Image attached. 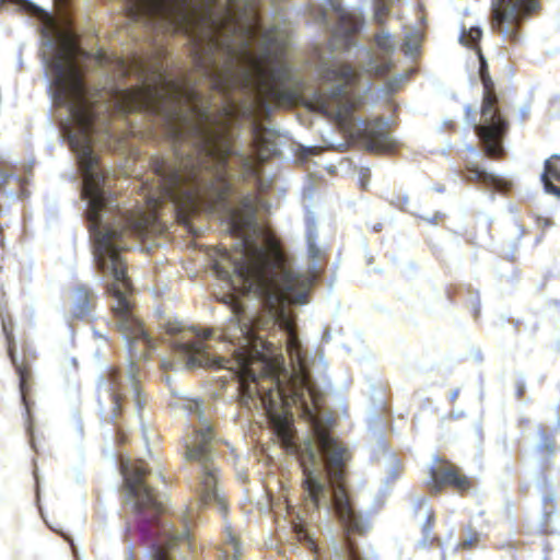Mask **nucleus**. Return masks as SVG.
<instances>
[{
    "label": "nucleus",
    "mask_w": 560,
    "mask_h": 560,
    "mask_svg": "<svg viewBox=\"0 0 560 560\" xmlns=\"http://www.w3.org/2000/svg\"><path fill=\"white\" fill-rule=\"evenodd\" d=\"M264 201L246 196L238 208L228 209V229L235 237L232 249H219L213 258L215 275L231 292L223 302L231 311L222 341L205 329L184 330L180 323L167 320L175 362L162 359L164 370L178 364L185 369L220 368L237 380L238 400L247 409L262 411L278 435L292 440L291 407L311 423L313 438L298 446V453H349L328 432L331 418L320 417L319 396L288 304H306L318 277L315 262L320 248L316 219L306 218L305 238L313 266L310 275L295 272L281 247L262 235L256 213Z\"/></svg>",
    "instance_id": "1"
},
{
    "label": "nucleus",
    "mask_w": 560,
    "mask_h": 560,
    "mask_svg": "<svg viewBox=\"0 0 560 560\" xmlns=\"http://www.w3.org/2000/svg\"><path fill=\"white\" fill-rule=\"evenodd\" d=\"M81 196L86 202V219L94 241V261L104 277L112 278L108 292L115 299L113 312L116 326L121 334L129 353V365L121 371L109 368L100 377L97 385L98 411L102 421L112 423L118 417L122 401L130 397L139 412L143 398L137 378V361L147 358L153 347L140 322L133 316L127 294L131 283L120 253L128 248L127 232L141 228L138 217L118 207L116 199L106 187L104 174H81Z\"/></svg>",
    "instance_id": "2"
},
{
    "label": "nucleus",
    "mask_w": 560,
    "mask_h": 560,
    "mask_svg": "<svg viewBox=\"0 0 560 560\" xmlns=\"http://www.w3.org/2000/svg\"><path fill=\"white\" fill-rule=\"evenodd\" d=\"M228 19L232 20L233 32H240L243 38L238 48L228 46L230 65L213 69L215 84L223 93L242 90L256 105L268 107L282 98L283 85L292 77L285 58L288 39L277 27L267 30L256 11L249 22L236 21L231 14Z\"/></svg>",
    "instance_id": "3"
},
{
    "label": "nucleus",
    "mask_w": 560,
    "mask_h": 560,
    "mask_svg": "<svg viewBox=\"0 0 560 560\" xmlns=\"http://www.w3.org/2000/svg\"><path fill=\"white\" fill-rule=\"evenodd\" d=\"M120 472L124 479L121 497L124 504L133 512L148 513L145 521L150 523L149 535L153 539L152 560H173L174 548L177 545L190 546L187 529L178 532L166 521L159 518L162 512V501L159 499L153 486L149 483L148 476H152L142 460L120 459Z\"/></svg>",
    "instance_id": "4"
},
{
    "label": "nucleus",
    "mask_w": 560,
    "mask_h": 560,
    "mask_svg": "<svg viewBox=\"0 0 560 560\" xmlns=\"http://www.w3.org/2000/svg\"><path fill=\"white\" fill-rule=\"evenodd\" d=\"M184 409H186L189 415H194L199 422V427L194 430L191 435L187 436L185 446V458L191 464V469L196 472V479L191 488L198 495V500L185 516V522L187 523L192 517L195 508L213 505L219 513L225 514L228 505L219 488V469L215 462L214 435L210 423L205 417L201 401L187 400L184 402Z\"/></svg>",
    "instance_id": "5"
},
{
    "label": "nucleus",
    "mask_w": 560,
    "mask_h": 560,
    "mask_svg": "<svg viewBox=\"0 0 560 560\" xmlns=\"http://www.w3.org/2000/svg\"><path fill=\"white\" fill-rule=\"evenodd\" d=\"M337 75L340 77L339 82L331 85L323 98L324 112L334 117L339 126L351 138L360 141L366 150L389 151L395 140L388 129V121L382 118L365 120L353 114L359 105L351 92V85L357 80V70L350 65H345Z\"/></svg>",
    "instance_id": "6"
},
{
    "label": "nucleus",
    "mask_w": 560,
    "mask_h": 560,
    "mask_svg": "<svg viewBox=\"0 0 560 560\" xmlns=\"http://www.w3.org/2000/svg\"><path fill=\"white\" fill-rule=\"evenodd\" d=\"M482 31L479 26H462L459 42L470 48L476 49V54L480 60V79L485 85V96L481 107V121H476V113L466 106V122L470 124L475 133L483 145V151L488 156H498L503 152L502 139L506 128V121L503 119L495 107V95L490 91L491 80L487 72V62L478 47Z\"/></svg>",
    "instance_id": "7"
},
{
    "label": "nucleus",
    "mask_w": 560,
    "mask_h": 560,
    "mask_svg": "<svg viewBox=\"0 0 560 560\" xmlns=\"http://www.w3.org/2000/svg\"><path fill=\"white\" fill-rule=\"evenodd\" d=\"M537 9L538 0H491L492 27L515 42L521 23Z\"/></svg>",
    "instance_id": "8"
},
{
    "label": "nucleus",
    "mask_w": 560,
    "mask_h": 560,
    "mask_svg": "<svg viewBox=\"0 0 560 560\" xmlns=\"http://www.w3.org/2000/svg\"><path fill=\"white\" fill-rule=\"evenodd\" d=\"M202 138L205 150L207 153L212 156L217 162L219 168L215 172V179L221 184L220 195L225 194L230 189V185L228 183V162L226 159L231 153V149L229 147L224 149H219L217 145V138L213 131L205 130L200 128L198 131Z\"/></svg>",
    "instance_id": "9"
},
{
    "label": "nucleus",
    "mask_w": 560,
    "mask_h": 560,
    "mask_svg": "<svg viewBox=\"0 0 560 560\" xmlns=\"http://www.w3.org/2000/svg\"><path fill=\"white\" fill-rule=\"evenodd\" d=\"M155 172L162 178L165 194L171 198L180 194L182 186L195 180L194 174H185L180 167L165 160H155Z\"/></svg>",
    "instance_id": "10"
},
{
    "label": "nucleus",
    "mask_w": 560,
    "mask_h": 560,
    "mask_svg": "<svg viewBox=\"0 0 560 560\" xmlns=\"http://www.w3.org/2000/svg\"><path fill=\"white\" fill-rule=\"evenodd\" d=\"M2 329H3V332L5 334V337L8 340L9 357L11 359L12 364L15 366L16 373L20 378L21 399H22V402L25 405L26 421L28 422L27 423V432L31 435V445L36 451L34 440H33V425L30 422V417H31L30 408L26 402V385H27L28 371L23 364L19 363V361H18V358L14 353V349H13V345H12V342H13L12 332L9 328V323L3 317H2Z\"/></svg>",
    "instance_id": "11"
},
{
    "label": "nucleus",
    "mask_w": 560,
    "mask_h": 560,
    "mask_svg": "<svg viewBox=\"0 0 560 560\" xmlns=\"http://www.w3.org/2000/svg\"><path fill=\"white\" fill-rule=\"evenodd\" d=\"M430 477L428 486L439 491L444 485H452L458 490H466L469 482L465 476L459 475L453 466L435 468L433 465L429 468Z\"/></svg>",
    "instance_id": "12"
},
{
    "label": "nucleus",
    "mask_w": 560,
    "mask_h": 560,
    "mask_svg": "<svg viewBox=\"0 0 560 560\" xmlns=\"http://www.w3.org/2000/svg\"><path fill=\"white\" fill-rule=\"evenodd\" d=\"M466 170L467 174L465 175V179L467 180H476L486 187L493 188L498 191H504L509 188V183L505 179L493 173L487 172L476 163L467 162Z\"/></svg>",
    "instance_id": "13"
},
{
    "label": "nucleus",
    "mask_w": 560,
    "mask_h": 560,
    "mask_svg": "<svg viewBox=\"0 0 560 560\" xmlns=\"http://www.w3.org/2000/svg\"><path fill=\"white\" fill-rule=\"evenodd\" d=\"M541 182L547 192L560 198V156L555 154L545 162Z\"/></svg>",
    "instance_id": "14"
},
{
    "label": "nucleus",
    "mask_w": 560,
    "mask_h": 560,
    "mask_svg": "<svg viewBox=\"0 0 560 560\" xmlns=\"http://www.w3.org/2000/svg\"><path fill=\"white\" fill-rule=\"evenodd\" d=\"M330 5L336 11L339 20V26L336 32L343 34L346 37H350L360 31L362 26L360 16L341 9L340 4L336 1H331Z\"/></svg>",
    "instance_id": "15"
},
{
    "label": "nucleus",
    "mask_w": 560,
    "mask_h": 560,
    "mask_svg": "<svg viewBox=\"0 0 560 560\" xmlns=\"http://www.w3.org/2000/svg\"><path fill=\"white\" fill-rule=\"evenodd\" d=\"M178 93V88L172 85L167 88L166 94L168 95H165V97H173L176 96ZM163 97L164 95L160 91L149 86L145 88V90L142 92V95L139 97V100H137V103L138 105L144 106L151 110L161 112Z\"/></svg>",
    "instance_id": "16"
},
{
    "label": "nucleus",
    "mask_w": 560,
    "mask_h": 560,
    "mask_svg": "<svg viewBox=\"0 0 560 560\" xmlns=\"http://www.w3.org/2000/svg\"><path fill=\"white\" fill-rule=\"evenodd\" d=\"M94 299L95 295L89 288L79 287L73 294V315L78 318L88 317L92 311Z\"/></svg>",
    "instance_id": "17"
},
{
    "label": "nucleus",
    "mask_w": 560,
    "mask_h": 560,
    "mask_svg": "<svg viewBox=\"0 0 560 560\" xmlns=\"http://www.w3.org/2000/svg\"><path fill=\"white\" fill-rule=\"evenodd\" d=\"M240 556V542L232 533L231 527L226 526L224 530V546L221 549L220 560H238Z\"/></svg>",
    "instance_id": "18"
},
{
    "label": "nucleus",
    "mask_w": 560,
    "mask_h": 560,
    "mask_svg": "<svg viewBox=\"0 0 560 560\" xmlns=\"http://www.w3.org/2000/svg\"><path fill=\"white\" fill-rule=\"evenodd\" d=\"M345 553L347 560H376V556L373 550L363 551L361 550L348 536L346 540Z\"/></svg>",
    "instance_id": "19"
},
{
    "label": "nucleus",
    "mask_w": 560,
    "mask_h": 560,
    "mask_svg": "<svg viewBox=\"0 0 560 560\" xmlns=\"http://www.w3.org/2000/svg\"><path fill=\"white\" fill-rule=\"evenodd\" d=\"M541 500L544 524H547L548 518L556 513V491L552 488L546 489Z\"/></svg>",
    "instance_id": "20"
},
{
    "label": "nucleus",
    "mask_w": 560,
    "mask_h": 560,
    "mask_svg": "<svg viewBox=\"0 0 560 560\" xmlns=\"http://www.w3.org/2000/svg\"><path fill=\"white\" fill-rule=\"evenodd\" d=\"M415 509L417 514H421L425 518L422 530L424 535H428L431 528V521L433 520V513L428 506V500L425 498H419L415 502Z\"/></svg>",
    "instance_id": "21"
},
{
    "label": "nucleus",
    "mask_w": 560,
    "mask_h": 560,
    "mask_svg": "<svg viewBox=\"0 0 560 560\" xmlns=\"http://www.w3.org/2000/svg\"><path fill=\"white\" fill-rule=\"evenodd\" d=\"M420 46V35L418 31H410L405 35L402 48L407 55H413Z\"/></svg>",
    "instance_id": "22"
},
{
    "label": "nucleus",
    "mask_w": 560,
    "mask_h": 560,
    "mask_svg": "<svg viewBox=\"0 0 560 560\" xmlns=\"http://www.w3.org/2000/svg\"><path fill=\"white\" fill-rule=\"evenodd\" d=\"M376 45L385 54H390L396 48V40L389 33H381L375 37Z\"/></svg>",
    "instance_id": "23"
},
{
    "label": "nucleus",
    "mask_w": 560,
    "mask_h": 560,
    "mask_svg": "<svg viewBox=\"0 0 560 560\" xmlns=\"http://www.w3.org/2000/svg\"><path fill=\"white\" fill-rule=\"evenodd\" d=\"M480 540V534L476 530L469 529L462 541L458 542L456 549L469 550L478 545Z\"/></svg>",
    "instance_id": "24"
},
{
    "label": "nucleus",
    "mask_w": 560,
    "mask_h": 560,
    "mask_svg": "<svg viewBox=\"0 0 560 560\" xmlns=\"http://www.w3.org/2000/svg\"><path fill=\"white\" fill-rule=\"evenodd\" d=\"M540 441L537 445L538 450L541 452H546L548 455L555 453V441L550 436L546 434L544 430H539Z\"/></svg>",
    "instance_id": "25"
},
{
    "label": "nucleus",
    "mask_w": 560,
    "mask_h": 560,
    "mask_svg": "<svg viewBox=\"0 0 560 560\" xmlns=\"http://www.w3.org/2000/svg\"><path fill=\"white\" fill-rule=\"evenodd\" d=\"M364 55L370 60L369 63L366 65L365 69H364L366 72H375V73L378 74V73L383 72L385 70V68L387 67V65H383V66L378 65L374 60L373 56L371 55V52L369 50H364Z\"/></svg>",
    "instance_id": "26"
},
{
    "label": "nucleus",
    "mask_w": 560,
    "mask_h": 560,
    "mask_svg": "<svg viewBox=\"0 0 560 560\" xmlns=\"http://www.w3.org/2000/svg\"><path fill=\"white\" fill-rule=\"evenodd\" d=\"M394 0H382L381 3L377 4L376 9H375V19L382 23L383 21V18L387 14L389 8V3L393 2Z\"/></svg>",
    "instance_id": "27"
},
{
    "label": "nucleus",
    "mask_w": 560,
    "mask_h": 560,
    "mask_svg": "<svg viewBox=\"0 0 560 560\" xmlns=\"http://www.w3.org/2000/svg\"><path fill=\"white\" fill-rule=\"evenodd\" d=\"M320 149L317 147H303L301 150V160L307 161L310 158L317 155Z\"/></svg>",
    "instance_id": "28"
},
{
    "label": "nucleus",
    "mask_w": 560,
    "mask_h": 560,
    "mask_svg": "<svg viewBox=\"0 0 560 560\" xmlns=\"http://www.w3.org/2000/svg\"><path fill=\"white\" fill-rule=\"evenodd\" d=\"M319 22L326 27L330 28V22L328 21L327 14L325 11H320L319 13Z\"/></svg>",
    "instance_id": "29"
},
{
    "label": "nucleus",
    "mask_w": 560,
    "mask_h": 560,
    "mask_svg": "<svg viewBox=\"0 0 560 560\" xmlns=\"http://www.w3.org/2000/svg\"><path fill=\"white\" fill-rule=\"evenodd\" d=\"M459 396V388H455L450 393V400L454 402Z\"/></svg>",
    "instance_id": "30"
},
{
    "label": "nucleus",
    "mask_w": 560,
    "mask_h": 560,
    "mask_svg": "<svg viewBox=\"0 0 560 560\" xmlns=\"http://www.w3.org/2000/svg\"><path fill=\"white\" fill-rule=\"evenodd\" d=\"M9 175L4 172H0V187L7 184Z\"/></svg>",
    "instance_id": "31"
},
{
    "label": "nucleus",
    "mask_w": 560,
    "mask_h": 560,
    "mask_svg": "<svg viewBox=\"0 0 560 560\" xmlns=\"http://www.w3.org/2000/svg\"><path fill=\"white\" fill-rule=\"evenodd\" d=\"M464 416H465L464 411H453V412H451L450 418L458 419V418L464 417Z\"/></svg>",
    "instance_id": "32"
},
{
    "label": "nucleus",
    "mask_w": 560,
    "mask_h": 560,
    "mask_svg": "<svg viewBox=\"0 0 560 560\" xmlns=\"http://www.w3.org/2000/svg\"><path fill=\"white\" fill-rule=\"evenodd\" d=\"M34 476H35V480H36V492H37V497L39 495V477H38V474L37 471L35 470L34 471Z\"/></svg>",
    "instance_id": "33"
},
{
    "label": "nucleus",
    "mask_w": 560,
    "mask_h": 560,
    "mask_svg": "<svg viewBox=\"0 0 560 560\" xmlns=\"http://www.w3.org/2000/svg\"><path fill=\"white\" fill-rule=\"evenodd\" d=\"M140 421H142V420L140 419ZM141 429H142L144 440L148 441L147 428L143 422H141Z\"/></svg>",
    "instance_id": "34"
},
{
    "label": "nucleus",
    "mask_w": 560,
    "mask_h": 560,
    "mask_svg": "<svg viewBox=\"0 0 560 560\" xmlns=\"http://www.w3.org/2000/svg\"><path fill=\"white\" fill-rule=\"evenodd\" d=\"M209 23H210L213 27H215V28H220V27H221V26L219 25V23H218V22H215V21H213V20H212V18H209Z\"/></svg>",
    "instance_id": "35"
},
{
    "label": "nucleus",
    "mask_w": 560,
    "mask_h": 560,
    "mask_svg": "<svg viewBox=\"0 0 560 560\" xmlns=\"http://www.w3.org/2000/svg\"><path fill=\"white\" fill-rule=\"evenodd\" d=\"M467 149H468L472 154L478 155V153H477V151L475 150V148L469 147V148H467Z\"/></svg>",
    "instance_id": "36"
},
{
    "label": "nucleus",
    "mask_w": 560,
    "mask_h": 560,
    "mask_svg": "<svg viewBox=\"0 0 560 560\" xmlns=\"http://www.w3.org/2000/svg\"><path fill=\"white\" fill-rule=\"evenodd\" d=\"M405 79V75H400L399 79H395V82H401Z\"/></svg>",
    "instance_id": "37"
},
{
    "label": "nucleus",
    "mask_w": 560,
    "mask_h": 560,
    "mask_svg": "<svg viewBox=\"0 0 560 560\" xmlns=\"http://www.w3.org/2000/svg\"><path fill=\"white\" fill-rule=\"evenodd\" d=\"M544 224H545V225H548V224H550V221H549V219H545V222H544Z\"/></svg>",
    "instance_id": "38"
},
{
    "label": "nucleus",
    "mask_w": 560,
    "mask_h": 560,
    "mask_svg": "<svg viewBox=\"0 0 560 560\" xmlns=\"http://www.w3.org/2000/svg\"><path fill=\"white\" fill-rule=\"evenodd\" d=\"M201 116H205L206 121H209V117L206 114H201Z\"/></svg>",
    "instance_id": "39"
},
{
    "label": "nucleus",
    "mask_w": 560,
    "mask_h": 560,
    "mask_svg": "<svg viewBox=\"0 0 560 560\" xmlns=\"http://www.w3.org/2000/svg\"><path fill=\"white\" fill-rule=\"evenodd\" d=\"M186 19L187 18L183 14V16H182L183 22H185Z\"/></svg>",
    "instance_id": "40"
},
{
    "label": "nucleus",
    "mask_w": 560,
    "mask_h": 560,
    "mask_svg": "<svg viewBox=\"0 0 560 560\" xmlns=\"http://www.w3.org/2000/svg\"><path fill=\"white\" fill-rule=\"evenodd\" d=\"M523 388L518 389V395H522Z\"/></svg>",
    "instance_id": "41"
}]
</instances>
